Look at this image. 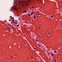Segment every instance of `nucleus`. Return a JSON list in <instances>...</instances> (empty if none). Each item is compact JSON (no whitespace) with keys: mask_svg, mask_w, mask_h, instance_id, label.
<instances>
[{"mask_svg":"<svg viewBox=\"0 0 62 62\" xmlns=\"http://www.w3.org/2000/svg\"><path fill=\"white\" fill-rule=\"evenodd\" d=\"M12 9H15V10H16V11H17V8H16V6H15L14 8L13 7L12 8Z\"/></svg>","mask_w":62,"mask_h":62,"instance_id":"nucleus-1","label":"nucleus"},{"mask_svg":"<svg viewBox=\"0 0 62 62\" xmlns=\"http://www.w3.org/2000/svg\"><path fill=\"white\" fill-rule=\"evenodd\" d=\"M17 1H18V0H15V2L16 4Z\"/></svg>","mask_w":62,"mask_h":62,"instance_id":"nucleus-2","label":"nucleus"},{"mask_svg":"<svg viewBox=\"0 0 62 62\" xmlns=\"http://www.w3.org/2000/svg\"><path fill=\"white\" fill-rule=\"evenodd\" d=\"M12 21L13 23H14V19H12Z\"/></svg>","mask_w":62,"mask_h":62,"instance_id":"nucleus-3","label":"nucleus"},{"mask_svg":"<svg viewBox=\"0 0 62 62\" xmlns=\"http://www.w3.org/2000/svg\"><path fill=\"white\" fill-rule=\"evenodd\" d=\"M18 1L19 2V4H20L21 3V1L19 0V1Z\"/></svg>","mask_w":62,"mask_h":62,"instance_id":"nucleus-4","label":"nucleus"},{"mask_svg":"<svg viewBox=\"0 0 62 62\" xmlns=\"http://www.w3.org/2000/svg\"><path fill=\"white\" fill-rule=\"evenodd\" d=\"M15 24H17V23H18L16 22H15Z\"/></svg>","mask_w":62,"mask_h":62,"instance_id":"nucleus-5","label":"nucleus"},{"mask_svg":"<svg viewBox=\"0 0 62 62\" xmlns=\"http://www.w3.org/2000/svg\"><path fill=\"white\" fill-rule=\"evenodd\" d=\"M32 14H33V13L32 12V13H31V15H32Z\"/></svg>","mask_w":62,"mask_h":62,"instance_id":"nucleus-6","label":"nucleus"},{"mask_svg":"<svg viewBox=\"0 0 62 62\" xmlns=\"http://www.w3.org/2000/svg\"><path fill=\"white\" fill-rule=\"evenodd\" d=\"M50 17H51L52 18H53V16H50Z\"/></svg>","mask_w":62,"mask_h":62,"instance_id":"nucleus-7","label":"nucleus"},{"mask_svg":"<svg viewBox=\"0 0 62 62\" xmlns=\"http://www.w3.org/2000/svg\"><path fill=\"white\" fill-rule=\"evenodd\" d=\"M51 54L52 55V56H54V54Z\"/></svg>","mask_w":62,"mask_h":62,"instance_id":"nucleus-8","label":"nucleus"},{"mask_svg":"<svg viewBox=\"0 0 62 62\" xmlns=\"http://www.w3.org/2000/svg\"><path fill=\"white\" fill-rule=\"evenodd\" d=\"M14 44H15V45H16V43H14L13 44V45H14Z\"/></svg>","mask_w":62,"mask_h":62,"instance_id":"nucleus-9","label":"nucleus"},{"mask_svg":"<svg viewBox=\"0 0 62 62\" xmlns=\"http://www.w3.org/2000/svg\"><path fill=\"white\" fill-rule=\"evenodd\" d=\"M24 12H25V13H26L27 12V11H24Z\"/></svg>","mask_w":62,"mask_h":62,"instance_id":"nucleus-10","label":"nucleus"},{"mask_svg":"<svg viewBox=\"0 0 62 62\" xmlns=\"http://www.w3.org/2000/svg\"><path fill=\"white\" fill-rule=\"evenodd\" d=\"M34 19H36V16H34Z\"/></svg>","mask_w":62,"mask_h":62,"instance_id":"nucleus-11","label":"nucleus"},{"mask_svg":"<svg viewBox=\"0 0 62 62\" xmlns=\"http://www.w3.org/2000/svg\"><path fill=\"white\" fill-rule=\"evenodd\" d=\"M28 15L29 16H30V14H28Z\"/></svg>","mask_w":62,"mask_h":62,"instance_id":"nucleus-12","label":"nucleus"},{"mask_svg":"<svg viewBox=\"0 0 62 62\" xmlns=\"http://www.w3.org/2000/svg\"><path fill=\"white\" fill-rule=\"evenodd\" d=\"M8 29H9L10 30L11 28L10 27H9V28H8Z\"/></svg>","mask_w":62,"mask_h":62,"instance_id":"nucleus-13","label":"nucleus"},{"mask_svg":"<svg viewBox=\"0 0 62 62\" xmlns=\"http://www.w3.org/2000/svg\"><path fill=\"white\" fill-rule=\"evenodd\" d=\"M54 62H56V60H54Z\"/></svg>","mask_w":62,"mask_h":62,"instance_id":"nucleus-14","label":"nucleus"},{"mask_svg":"<svg viewBox=\"0 0 62 62\" xmlns=\"http://www.w3.org/2000/svg\"><path fill=\"white\" fill-rule=\"evenodd\" d=\"M33 49H36V48H35V47H33Z\"/></svg>","mask_w":62,"mask_h":62,"instance_id":"nucleus-15","label":"nucleus"},{"mask_svg":"<svg viewBox=\"0 0 62 62\" xmlns=\"http://www.w3.org/2000/svg\"><path fill=\"white\" fill-rule=\"evenodd\" d=\"M38 15H40V14L39 13H38Z\"/></svg>","mask_w":62,"mask_h":62,"instance_id":"nucleus-16","label":"nucleus"},{"mask_svg":"<svg viewBox=\"0 0 62 62\" xmlns=\"http://www.w3.org/2000/svg\"><path fill=\"white\" fill-rule=\"evenodd\" d=\"M38 46H39V47H40V46L39 45H38Z\"/></svg>","mask_w":62,"mask_h":62,"instance_id":"nucleus-17","label":"nucleus"},{"mask_svg":"<svg viewBox=\"0 0 62 62\" xmlns=\"http://www.w3.org/2000/svg\"><path fill=\"white\" fill-rule=\"evenodd\" d=\"M16 26L17 27H18L19 26H18V25H16Z\"/></svg>","mask_w":62,"mask_h":62,"instance_id":"nucleus-18","label":"nucleus"},{"mask_svg":"<svg viewBox=\"0 0 62 62\" xmlns=\"http://www.w3.org/2000/svg\"><path fill=\"white\" fill-rule=\"evenodd\" d=\"M9 21L10 22V21H11V20H10V19L9 20Z\"/></svg>","mask_w":62,"mask_h":62,"instance_id":"nucleus-19","label":"nucleus"},{"mask_svg":"<svg viewBox=\"0 0 62 62\" xmlns=\"http://www.w3.org/2000/svg\"><path fill=\"white\" fill-rule=\"evenodd\" d=\"M31 59H33V57H31Z\"/></svg>","mask_w":62,"mask_h":62,"instance_id":"nucleus-20","label":"nucleus"},{"mask_svg":"<svg viewBox=\"0 0 62 62\" xmlns=\"http://www.w3.org/2000/svg\"><path fill=\"white\" fill-rule=\"evenodd\" d=\"M36 41H38V40H37V39H36Z\"/></svg>","mask_w":62,"mask_h":62,"instance_id":"nucleus-21","label":"nucleus"},{"mask_svg":"<svg viewBox=\"0 0 62 62\" xmlns=\"http://www.w3.org/2000/svg\"><path fill=\"white\" fill-rule=\"evenodd\" d=\"M47 34H48V35H49V32H48L47 33Z\"/></svg>","mask_w":62,"mask_h":62,"instance_id":"nucleus-22","label":"nucleus"},{"mask_svg":"<svg viewBox=\"0 0 62 62\" xmlns=\"http://www.w3.org/2000/svg\"><path fill=\"white\" fill-rule=\"evenodd\" d=\"M55 53H56V50L55 51Z\"/></svg>","mask_w":62,"mask_h":62,"instance_id":"nucleus-23","label":"nucleus"},{"mask_svg":"<svg viewBox=\"0 0 62 62\" xmlns=\"http://www.w3.org/2000/svg\"><path fill=\"white\" fill-rule=\"evenodd\" d=\"M36 39H38V38L37 37V38H36Z\"/></svg>","mask_w":62,"mask_h":62,"instance_id":"nucleus-24","label":"nucleus"},{"mask_svg":"<svg viewBox=\"0 0 62 62\" xmlns=\"http://www.w3.org/2000/svg\"><path fill=\"white\" fill-rule=\"evenodd\" d=\"M38 29H40V28H38Z\"/></svg>","mask_w":62,"mask_h":62,"instance_id":"nucleus-25","label":"nucleus"},{"mask_svg":"<svg viewBox=\"0 0 62 62\" xmlns=\"http://www.w3.org/2000/svg\"><path fill=\"white\" fill-rule=\"evenodd\" d=\"M34 8V7H32V8Z\"/></svg>","mask_w":62,"mask_h":62,"instance_id":"nucleus-26","label":"nucleus"},{"mask_svg":"<svg viewBox=\"0 0 62 62\" xmlns=\"http://www.w3.org/2000/svg\"><path fill=\"white\" fill-rule=\"evenodd\" d=\"M40 8H42V6H41V7H40Z\"/></svg>","mask_w":62,"mask_h":62,"instance_id":"nucleus-27","label":"nucleus"},{"mask_svg":"<svg viewBox=\"0 0 62 62\" xmlns=\"http://www.w3.org/2000/svg\"><path fill=\"white\" fill-rule=\"evenodd\" d=\"M15 26H16V24H15Z\"/></svg>","mask_w":62,"mask_h":62,"instance_id":"nucleus-28","label":"nucleus"},{"mask_svg":"<svg viewBox=\"0 0 62 62\" xmlns=\"http://www.w3.org/2000/svg\"><path fill=\"white\" fill-rule=\"evenodd\" d=\"M48 51H50V50H49V49H48Z\"/></svg>","mask_w":62,"mask_h":62,"instance_id":"nucleus-29","label":"nucleus"},{"mask_svg":"<svg viewBox=\"0 0 62 62\" xmlns=\"http://www.w3.org/2000/svg\"><path fill=\"white\" fill-rule=\"evenodd\" d=\"M47 53H48V51H47Z\"/></svg>","mask_w":62,"mask_h":62,"instance_id":"nucleus-30","label":"nucleus"},{"mask_svg":"<svg viewBox=\"0 0 62 62\" xmlns=\"http://www.w3.org/2000/svg\"><path fill=\"white\" fill-rule=\"evenodd\" d=\"M27 43H28V42H26Z\"/></svg>","mask_w":62,"mask_h":62,"instance_id":"nucleus-31","label":"nucleus"},{"mask_svg":"<svg viewBox=\"0 0 62 62\" xmlns=\"http://www.w3.org/2000/svg\"><path fill=\"white\" fill-rule=\"evenodd\" d=\"M29 0H28V1H29Z\"/></svg>","mask_w":62,"mask_h":62,"instance_id":"nucleus-32","label":"nucleus"}]
</instances>
